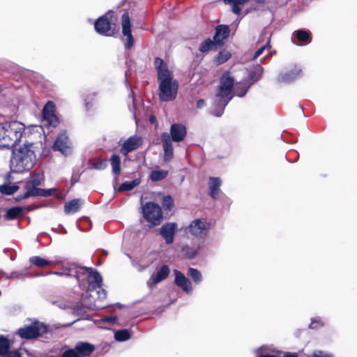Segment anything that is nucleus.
Listing matches in <instances>:
<instances>
[{
  "label": "nucleus",
  "mask_w": 357,
  "mask_h": 357,
  "mask_svg": "<svg viewBox=\"0 0 357 357\" xmlns=\"http://www.w3.org/2000/svg\"><path fill=\"white\" fill-rule=\"evenodd\" d=\"M154 65L158 74L160 100L165 102L174 100L177 95L178 84L174 78L172 72L160 58L155 59Z\"/></svg>",
  "instance_id": "f257e3e1"
},
{
  "label": "nucleus",
  "mask_w": 357,
  "mask_h": 357,
  "mask_svg": "<svg viewBox=\"0 0 357 357\" xmlns=\"http://www.w3.org/2000/svg\"><path fill=\"white\" fill-rule=\"evenodd\" d=\"M36 156L32 145H26L15 149L10 160V168L15 172L30 170L34 165Z\"/></svg>",
  "instance_id": "f03ea898"
},
{
  "label": "nucleus",
  "mask_w": 357,
  "mask_h": 357,
  "mask_svg": "<svg viewBox=\"0 0 357 357\" xmlns=\"http://www.w3.org/2000/svg\"><path fill=\"white\" fill-rule=\"evenodd\" d=\"M24 126L19 121L0 124V147L11 148L20 141Z\"/></svg>",
  "instance_id": "7ed1b4c3"
},
{
  "label": "nucleus",
  "mask_w": 357,
  "mask_h": 357,
  "mask_svg": "<svg viewBox=\"0 0 357 357\" xmlns=\"http://www.w3.org/2000/svg\"><path fill=\"white\" fill-rule=\"evenodd\" d=\"M72 270L75 272L78 281L87 280L89 282L88 291H93L102 283L100 275L92 268L73 267Z\"/></svg>",
  "instance_id": "20e7f679"
},
{
  "label": "nucleus",
  "mask_w": 357,
  "mask_h": 357,
  "mask_svg": "<svg viewBox=\"0 0 357 357\" xmlns=\"http://www.w3.org/2000/svg\"><path fill=\"white\" fill-rule=\"evenodd\" d=\"M142 214L150 227L159 225L163 219L161 207L153 202H147L142 206Z\"/></svg>",
  "instance_id": "39448f33"
},
{
  "label": "nucleus",
  "mask_w": 357,
  "mask_h": 357,
  "mask_svg": "<svg viewBox=\"0 0 357 357\" xmlns=\"http://www.w3.org/2000/svg\"><path fill=\"white\" fill-rule=\"evenodd\" d=\"M234 85V79L229 73H225L221 79L219 92L217 95L218 103L225 106L231 100V89Z\"/></svg>",
  "instance_id": "423d86ee"
},
{
  "label": "nucleus",
  "mask_w": 357,
  "mask_h": 357,
  "mask_svg": "<svg viewBox=\"0 0 357 357\" xmlns=\"http://www.w3.org/2000/svg\"><path fill=\"white\" fill-rule=\"evenodd\" d=\"M187 229L194 237L203 238L207 236L209 223L206 219H195L190 223Z\"/></svg>",
  "instance_id": "0eeeda50"
},
{
  "label": "nucleus",
  "mask_w": 357,
  "mask_h": 357,
  "mask_svg": "<svg viewBox=\"0 0 357 357\" xmlns=\"http://www.w3.org/2000/svg\"><path fill=\"white\" fill-rule=\"evenodd\" d=\"M46 331L47 328L43 324L36 321L31 326L20 328L17 333L22 338L31 339L41 335Z\"/></svg>",
  "instance_id": "6e6552de"
},
{
  "label": "nucleus",
  "mask_w": 357,
  "mask_h": 357,
  "mask_svg": "<svg viewBox=\"0 0 357 357\" xmlns=\"http://www.w3.org/2000/svg\"><path fill=\"white\" fill-rule=\"evenodd\" d=\"M178 231V225L176 222H166L160 228V234L167 244H172Z\"/></svg>",
  "instance_id": "1a4fd4ad"
},
{
  "label": "nucleus",
  "mask_w": 357,
  "mask_h": 357,
  "mask_svg": "<svg viewBox=\"0 0 357 357\" xmlns=\"http://www.w3.org/2000/svg\"><path fill=\"white\" fill-rule=\"evenodd\" d=\"M122 33L127 37V41L125 43L126 49H130L134 44V38L131 33V23L129 14L125 12L122 15Z\"/></svg>",
  "instance_id": "9d476101"
},
{
  "label": "nucleus",
  "mask_w": 357,
  "mask_h": 357,
  "mask_svg": "<svg viewBox=\"0 0 357 357\" xmlns=\"http://www.w3.org/2000/svg\"><path fill=\"white\" fill-rule=\"evenodd\" d=\"M54 105L52 102H48L44 107L43 111V121L52 126H56L59 120L54 114Z\"/></svg>",
  "instance_id": "9b49d317"
},
{
  "label": "nucleus",
  "mask_w": 357,
  "mask_h": 357,
  "mask_svg": "<svg viewBox=\"0 0 357 357\" xmlns=\"http://www.w3.org/2000/svg\"><path fill=\"white\" fill-rule=\"evenodd\" d=\"M54 149L60 151L63 155H68L70 153V142L66 132H61L59 135L54 142Z\"/></svg>",
  "instance_id": "f8f14e48"
},
{
  "label": "nucleus",
  "mask_w": 357,
  "mask_h": 357,
  "mask_svg": "<svg viewBox=\"0 0 357 357\" xmlns=\"http://www.w3.org/2000/svg\"><path fill=\"white\" fill-rule=\"evenodd\" d=\"M175 284L183 289L187 294H191L192 286L190 281L180 271L174 270Z\"/></svg>",
  "instance_id": "ddd939ff"
},
{
  "label": "nucleus",
  "mask_w": 357,
  "mask_h": 357,
  "mask_svg": "<svg viewBox=\"0 0 357 357\" xmlns=\"http://www.w3.org/2000/svg\"><path fill=\"white\" fill-rule=\"evenodd\" d=\"M169 274V268L167 266L164 265L158 271L155 275L151 276V279L147 282L149 287L152 288L161 281L164 280Z\"/></svg>",
  "instance_id": "4468645a"
},
{
  "label": "nucleus",
  "mask_w": 357,
  "mask_h": 357,
  "mask_svg": "<svg viewBox=\"0 0 357 357\" xmlns=\"http://www.w3.org/2000/svg\"><path fill=\"white\" fill-rule=\"evenodd\" d=\"M170 133L172 140L179 142L183 140L186 135V128L183 125L174 123L170 128Z\"/></svg>",
  "instance_id": "2eb2a0df"
},
{
  "label": "nucleus",
  "mask_w": 357,
  "mask_h": 357,
  "mask_svg": "<svg viewBox=\"0 0 357 357\" xmlns=\"http://www.w3.org/2000/svg\"><path fill=\"white\" fill-rule=\"evenodd\" d=\"M111 24L109 20L105 17H99L95 22V29L100 34L110 36L109 31H110Z\"/></svg>",
  "instance_id": "dca6fc26"
},
{
  "label": "nucleus",
  "mask_w": 357,
  "mask_h": 357,
  "mask_svg": "<svg viewBox=\"0 0 357 357\" xmlns=\"http://www.w3.org/2000/svg\"><path fill=\"white\" fill-rule=\"evenodd\" d=\"M162 139L163 141V148L165 151L164 160L165 162L170 161L174 156L173 146L168 133H163L162 135Z\"/></svg>",
  "instance_id": "f3484780"
},
{
  "label": "nucleus",
  "mask_w": 357,
  "mask_h": 357,
  "mask_svg": "<svg viewBox=\"0 0 357 357\" xmlns=\"http://www.w3.org/2000/svg\"><path fill=\"white\" fill-rule=\"evenodd\" d=\"M141 144V139L137 137H130L123 144L121 153L127 155L130 151L136 149Z\"/></svg>",
  "instance_id": "a211bd4d"
},
{
  "label": "nucleus",
  "mask_w": 357,
  "mask_h": 357,
  "mask_svg": "<svg viewBox=\"0 0 357 357\" xmlns=\"http://www.w3.org/2000/svg\"><path fill=\"white\" fill-rule=\"evenodd\" d=\"M229 29L227 26L219 25L216 27L214 40L216 43L220 44L229 36Z\"/></svg>",
  "instance_id": "6ab92c4d"
},
{
  "label": "nucleus",
  "mask_w": 357,
  "mask_h": 357,
  "mask_svg": "<svg viewBox=\"0 0 357 357\" xmlns=\"http://www.w3.org/2000/svg\"><path fill=\"white\" fill-rule=\"evenodd\" d=\"M82 204V201L79 199H73L64 206V211L66 214L75 213L79 211Z\"/></svg>",
  "instance_id": "aec40b11"
},
{
  "label": "nucleus",
  "mask_w": 357,
  "mask_h": 357,
  "mask_svg": "<svg viewBox=\"0 0 357 357\" xmlns=\"http://www.w3.org/2000/svg\"><path fill=\"white\" fill-rule=\"evenodd\" d=\"M80 356H85L89 355L93 350L94 347L86 342H79L75 347Z\"/></svg>",
  "instance_id": "412c9836"
},
{
  "label": "nucleus",
  "mask_w": 357,
  "mask_h": 357,
  "mask_svg": "<svg viewBox=\"0 0 357 357\" xmlns=\"http://www.w3.org/2000/svg\"><path fill=\"white\" fill-rule=\"evenodd\" d=\"M250 0H224L226 3L230 4L232 6V12L238 15L241 12L240 6H243L247 3Z\"/></svg>",
  "instance_id": "4be33fe9"
},
{
  "label": "nucleus",
  "mask_w": 357,
  "mask_h": 357,
  "mask_svg": "<svg viewBox=\"0 0 357 357\" xmlns=\"http://www.w3.org/2000/svg\"><path fill=\"white\" fill-rule=\"evenodd\" d=\"M26 192L22 197V199L27 198L30 196H38L42 195V190L38 188V186L29 185V183H26L25 185Z\"/></svg>",
  "instance_id": "5701e85b"
},
{
  "label": "nucleus",
  "mask_w": 357,
  "mask_h": 357,
  "mask_svg": "<svg viewBox=\"0 0 357 357\" xmlns=\"http://www.w3.org/2000/svg\"><path fill=\"white\" fill-rule=\"evenodd\" d=\"M220 185V180L218 178H211L209 181V188L211 190V195L212 197L215 198L218 194L219 187Z\"/></svg>",
  "instance_id": "b1692460"
},
{
  "label": "nucleus",
  "mask_w": 357,
  "mask_h": 357,
  "mask_svg": "<svg viewBox=\"0 0 357 357\" xmlns=\"http://www.w3.org/2000/svg\"><path fill=\"white\" fill-rule=\"evenodd\" d=\"M140 183V179L136 178L131 181L123 183L119 188L118 192H124L132 190L135 187Z\"/></svg>",
  "instance_id": "393cba45"
},
{
  "label": "nucleus",
  "mask_w": 357,
  "mask_h": 357,
  "mask_svg": "<svg viewBox=\"0 0 357 357\" xmlns=\"http://www.w3.org/2000/svg\"><path fill=\"white\" fill-rule=\"evenodd\" d=\"M168 174V171L162 169H155L151 172L149 177L153 181H159L164 179Z\"/></svg>",
  "instance_id": "a878e982"
},
{
  "label": "nucleus",
  "mask_w": 357,
  "mask_h": 357,
  "mask_svg": "<svg viewBox=\"0 0 357 357\" xmlns=\"http://www.w3.org/2000/svg\"><path fill=\"white\" fill-rule=\"evenodd\" d=\"M30 261L33 265L40 268L47 266L52 264L51 261L46 260L45 259H43L38 256H35L30 258Z\"/></svg>",
  "instance_id": "bb28decb"
},
{
  "label": "nucleus",
  "mask_w": 357,
  "mask_h": 357,
  "mask_svg": "<svg viewBox=\"0 0 357 357\" xmlns=\"http://www.w3.org/2000/svg\"><path fill=\"white\" fill-rule=\"evenodd\" d=\"M90 296L94 299L102 300L106 298V292L101 287V284L98 285L93 291H90Z\"/></svg>",
  "instance_id": "cd10ccee"
},
{
  "label": "nucleus",
  "mask_w": 357,
  "mask_h": 357,
  "mask_svg": "<svg viewBox=\"0 0 357 357\" xmlns=\"http://www.w3.org/2000/svg\"><path fill=\"white\" fill-rule=\"evenodd\" d=\"M231 57V54L227 50H222L219 52L218 56L215 59L216 64H222L226 62Z\"/></svg>",
  "instance_id": "c85d7f7f"
},
{
  "label": "nucleus",
  "mask_w": 357,
  "mask_h": 357,
  "mask_svg": "<svg viewBox=\"0 0 357 357\" xmlns=\"http://www.w3.org/2000/svg\"><path fill=\"white\" fill-rule=\"evenodd\" d=\"M121 160L119 156L117 155H113L111 158V165L112 167V171L114 174H119L121 172L120 168Z\"/></svg>",
  "instance_id": "c756f323"
},
{
  "label": "nucleus",
  "mask_w": 357,
  "mask_h": 357,
  "mask_svg": "<svg viewBox=\"0 0 357 357\" xmlns=\"http://www.w3.org/2000/svg\"><path fill=\"white\" fill-rule=\"evenodd\" d=\"M294 34L301 42L310 43V38L309 33L304 30H298L294 31Z\"/></svg>",
  "instance_id": "7c9ffc66"
},
{
  "label": "nucleus",
  "mask_w": 357,
  "mask_h": 357,
  "mask_svg": "<svg viewBox=\"0 0 357 357\" xmlns=\"http://www.w3.org/2000/svg\"><path fill=\"white\" fill-rule=\"evenodd\" d=\"M188 275L192 278L195 283H199L202 280V275L200 271L194 268L188 269Z\"/></svg>",
  "instance_id": "2f4dec72"
},
{
  "label": "nucleus",
  "mask_w": 357,
  "mask_h": 357,
  "mask_svg": "<svg viewBox=\"0 0 357 357\" xmlns=\"http://www.w3.org/2000/svg\"><path fill=\"white\" fill-rule=\"evenodd\" d=\"M114 337L118 341H126L130 339V334L128 330H120L115 332Z\"/></svg>",
  "instance_id": "473e14b6"
},
{
  "label": "nucleus",
  "mask_w": 357,
  "mask_h": 357,
  "mask_svg": "<svg viewBox=\"0 0 357 357\" xmlns=\"http://www.w3.org/2000/svg\"><path fill=\"white\" fill-rule=\"evenodd\" d=\"M22 212V208L20 207H13L10 208L6 213V217L9 220H13L17 218Z\"/></svg>",
  "instance_id": "72a5a7b5"
},
{
  "label": "nucleus",
  "mask_w": 357,
  "mask_h": 357,
  "mask_svg": "<svg viewBox=\"0 0 357 357\" xmlns=\"http://www.w3.org/2000/svg\"><path fill=\"white\" fill-rule=\"evenodd\" d=\"M248 87L249 86L245 84L238 83L236 84L234 90L238 96L242 97L247 93Z\"/></svg>",
  "instance_id": "f704fd0d"
},
{
  "label": "nucleus",
  "mask_w": 357,
  "mask_h": 357,
  "mask_svg": "<svg viewBox=\"0 0 357 357\" xmlns=\"http://www.w3.org/2000/svg\"><path fill=\"white\" fill-rule=\"evenodd\" d=\"M10 347L9 341L3 336H0V355L5 354Z\"/></svg>",
  "instance_id": "c9c22d12"
},
{
  "label": "nucleus",
  "mask_w": 357,
  "mask_h": 357,
  "mask_svg": "<svg viewBox=\"0 0 357 357\" xmlns=\"http://www.w3.org/2000/svg\"><path fill=\"white\" fill-rule=\"evenodd\" d=\"M162 205L165 209L171 211L174 207V200L169 195L165 196L162 199Z\"/></svg>",
  "instance_id": "e433bc0d"
},
{
  "label": "nucleus",
  "mask_w": 357,
  "mask_h": 357,
  "mask_svg": "<svg viewBox=\"0 0 357 357\" xmlns=\"http://www.w3.org/2000/svg\"><path fill=\"white\" fill-rule=\"evenodd\" d=\"M18 190V187L17 185H1L0 186V191L6 195H11L15 192Z\"/></svg>",
  "instance_id": "4c0bfd02"
},
{
  "label": "nucleus",
  "mask_w": 357,
  "mask_h": 357,
  "mask_svg": "<svg viewBox=\"0 0 357 357\" xmlns=\"http://www.w3.org/2000/svg\"><path fill=\"white\" fill-rule=\"evenodd\" d=\"M215 46L214 43L211 40H206L199 46V50L202 52H206L211 50Z\"/></svg>",
  "instance_id": "58836bf2"
},
{
  "label": "nucleus",
  "mask_w": 357,
  "mask_h": 357,
  "mask_svg": "<svg viewBox=\"0 0 357 357\" xmlns=\"http://www.w3.org/2000/svg\"><path fill=\"white\" fill-rule=\"evenodd\" d=\"M182 253L187 258L192 259L197 255V250H190V247L185 245L182 248Z\"/></svg>",
  "instance_id": "ea45409f"
},
{
  "label": "nucleus",
  "mask_w": 357,
  "mask_h": 357,
  "mask_svg": "<svg viewBox=\"0 0 357 357\" xmlns=\"http://www.w3.org/2000/svg\"><path fill=\"white\" fill-rule=\"evenodd\" d=\"M73 267H76L74 265L70 266V267L65 268L62 272H56L54 274L59 275H65V276H74L76 278V275L75 272L72 270Z\"/></svg>",
  "instance_id": "a19ab883"
},
{
  "label": "nucleus",
  "mask_w": 357,
  "mask_h": 357,
  "mask_svg": "<svg viewBox=\"0 0 357 357\" xmlns=\"http://www.w3.org/2000/svg\"><path fill=\"white\" fill-rule=\"evenodd\" d=\"M29 185L39 186L41 184V176L40 174H33L27 182Z\"/></svg>",
  "instance_id": "79ce46f5"
},
{
  "label": "nucleus",
  "mask_w": 357,
  "mask_h": 357,
  "mask_svg": "<svg viewBox=\"0 0 357 357\" xmlns=\"http://www.w3.org/2000/svg\"><path fill=\"white\" fill-rule=\"evenodd\" d=\"M271 48V45H270V40L269 38L268 39V41L266 43V44L262 47H261L259 49H258L255 53L254 54V56L252 57V59L255 60L257 58H258L259 56H261L262 54V53L264 52V51L266 50V49H270Z\"/></svg>",
  "instance_id": "37998d69"
},
{
  "label": "nucleus",
  "mask_w": 357,
  "mask_h": 357,
  "mask_svg": "<svg viewBox=\"0 0 357 357\" xmlns=\"http://www.w3.org/2000/svg\"><path fill=\"white\" fill-rule=\"evenodd\" d=\"M27 275L26 271H23L22 272L15 271L11 273L9 276H7V278H15V279H22Z\"/></svg>",
  "instance_id": "c03bdc74"
},
{
  "label": "nucleus",
  "mask_w": 357,
  "mask_h": 357,
  "mask_svg": "<svg viewBox=\"0 0 357 357\" xmlns=\"http://www.w3.org/2000/svg\"><path fill=\"white\" fill-rule=\"evenodd\" d=\"M84 306L90 310H98L105 308L104 305H100L96 304V302L93 303H87L84 302Z\"/></svg>",
  "instance_id": "a18cd8bd"
},
{
  "label": "nucleus",
  "mask_w": 357,
  "mask_h": 357,
  "mask_svg": "<svg viewBox=\"0 0 357 357\" xmlns=\"http://www.w3.org/2000/svg\"><path fill=\"white\" fill-rule=\"evenodd\" d=\"M63 357H79L76 349L66 350L63 354Z\"/></svg>",
  "instance_id": "49530a36"
},
{
  "label": "nucleus",
  "mask_w": 357,
  "mask_h": 357,
  "mask_svg": "<svg viewBox=\"0 0 357 357\" xmlns=\"http://www.w3.org/2000/svg\"><path fill=\"white\" fill-rule=\"evenodd\" d=\"M263 72V69L261 67H258L256 70L252 73L251 79H253V82H255L259 79L261 76Z\"/></svg>",
  "instance_id": "de8ad7c7"
},
{
  "label": "nucleus",
  "mask_w": 357,
  "mask_h": 357,
  "mask_svg": "<svg viewBox=\"0 0 357 357\" xmlns=\"http://www.w3.org/2000/svg\"><path fill=\"white\" fill-rule=\"evenodd\" d=\"M93 166L95 169H103L106 167L107 166V162L105 161V160H98V161H96L93 164Z\"/></svg>",
  "instance_id": "09e8293b"
},
{
  "label": "nucleus",
  "mask_w": 357,
  "mask_h": 357,
  "mask_svg": "<svg viewBox=\"0 0 357 357\" xmlns=\"http://www.w3.org/2000/svg\"><path fill=\"white\" fill-rule=\"evenodd\" d=\"M323 325H324V324H323L322 321L319 318H318V319H314L312 320L310 326L312 328H317Z\"/></svg>",
  "instance_id": "8fccbe9b"
},
{
  "label": "nucleus",
  "mask_w": 357,
  "mask_h": 357,
  "mask_svg": "<svg viewBox=\"0 0 357 357\" xmlns=\"http://www.w3.org/2000/svg\"><path fill=\"white\" fill-rule=\"evenodd\" d=\"M296 75H282L280 77V80L282 82H291L294 79L296 78Z\"/></svg>",
  "instance_id": "3c124183"
},
{
  "label": "nucleus",
  "mask_w": 357,
  "mask_h": 357,
  "mask_svg": "<svg viewBox=\"0 0 357 357\" xmlns=\"http://www.w3.org/2000/svg\"><path fill=\"white\" fill-rule=\"evenodd\" d=\"M277 354L280 355L278 357H298L295 353L277 351Z\"/></svg>",
  "instance_id": "603ef678"
},
{
  "label": "nucleus",
  "mask_w": 357,
  "mask_h": 357,
  "mask_svg": "<svg viewBox=\"0 0 357 357\" xmlns=\"http://www.w3.org/2000/svg\"><path fill=\"white\" fill-rule=\"evenodd\" d=\"M4 357H21V356L17 351H14L8 353Z\"/></svg>",
  "instance_id": "864d4df0"
},
{
  "label": "nucleus",
  "mask_w": 357,
  "mask_h": 357,
  "mask_svg": "<svg viewBox=\"0 0 357 357\" xmlns=\"http://www.w3.org/2000/svg\"><path fill=\"white\" fill-rule=\"evenodd\" d=\"M312 357H331V356L329 355L324 354L321 351H319V352L314 353L312 355Z\"/></svg>",
  "instance_id": "5fc2aeb1"
},
{
  "label": "nucleus",
  "mask_w": 357,
  "mask_h": 357,
  "mask_svg": "<svg viewBox=\"0 0 357 357\" xmlns=\"http://www.w3.org/2000/svg\"><path fill=\"white\" fill-rule=\"evenodd\" d=\"M204 101L203 100H199L197 102V107H202L204 105Z\"/></svg>",
  "instance_id": "6e6d98bb"
},
{
  "label": "nucleus",
  "mask_w": 357,
  "mask_h": 357,
  "mask_svg": "<svg viewBox=\"0 0 357 357\" xmlns=\"http://www.w3.org/2000/svg\"><path fill=\"white\" fill-rule=\"evenodd\" d=\"M149 120L152 123H155L156 122V118L154 116H151Z\"/></svg>",
  "instance_id": "4d7b16f0"
},
{
  "label": "nucleus",
  "mask_w": 357,
  "mask_h": 357,
  "mask_svg": "<svg viewBox=\"0 0 357 357\" xmlns=\"http://www.w3.org/2000/svg\"><path fill=\"white\" fill-rule=\"evenodd\" d=\"M222 111L221 110L218 113L216 114V116H220L222 114Z\"/></svg>",
  "instance_id": "13d9d810"
}]
</instances>
